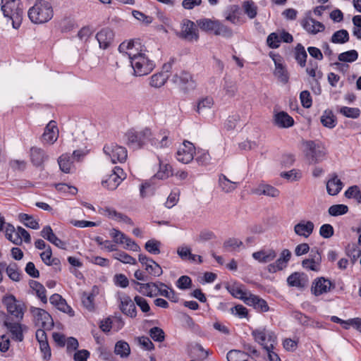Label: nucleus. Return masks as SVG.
I'll use <instances>...</instances> for the list:
<instances>
[{
	"label": "nucleus",
	"mask_w": 361,
	"mask_h": 361,
	"mask_svg": "<svg viewBox=\"0 0 361 361\" xmlns=\"http://www.w3.org/2000/svg\"><path fill=\"white\" fill-rule=\"evenodd\" d=\"M307 54L304 47L298 44L295 49V59L301 67H305Z\"/></svg>",
	"instance_id": "nucleus-47"
},
{
	"label": "nucleus",
	"mask_w": 361,
	"mask_h": 361,
	"mask_svg": "<svg viewBox=\"0 0 361 361\" xmlns=\"http://www.w3.org/2000/svg\"><path fill=\"white\" fill-rule=\"evenodd\" d=\"M5 235L8 240L16 245H20L23 241L26 243L31 242V237L29 233L20 226L15 228L13 225L7 224L5 229Z\"/></svg>",
	"instance_id": "nucleus-6"
},
{
	"label": "nucleus",
	"mask_w": 361,
	"mask_h": 361,
	"mask_svg": "<svg viewBox=\"0 0 361 361\" xmlns=\"http://www.w3.org/2000/svg\"><path fill=\"white\" fill-rule=\"evenodd\" d=\"M287 282L290 286L303 288L307 285V279L303 274L295 272L288 277Z\"/></svg>",
	"instance_id": "nucleus-36"
},
{
	"label": "nucleus",
	"mask_w": 361,
	"mask_h": 361,
	"mask_svg": "<svg viewBox=\"0 0 361 361\" xmlns=\"http://www.w3.org/2000/svg\"><path fill=\"white\" fill-rule=\"evenodd\" d=\"M238 186V183L231 181L225 175L221 174L218 179V187L221 192L224 193H231L235 190Z\"/></svg>",
	"instance_id": "nucleus-29"
},
{
	"label": "nucleus",
	"mask_w": 361,
	"mask_h": 361,
	"mask_svg": "<svg viewBox=\"0 0 361 361\" xmlns=\"http://www.w3.org/2000/svg\"><path fill=\"white\" fill-rule=\"evenodd\" d=\"M195 152L193 144L189 141H184L178 149L176 158L180 162L188 164L193 159Z\"/></svg>",
	"instance_id": "nucleus-15"
},
{
	"label": "nucleus",
	"mask_w": 361,
	"mask_h": 361,
	"mask_svg": "<svg viewBox=\"0 0 361 361\" xmlns=\"http://www.w3.org/2000/svg\"><path fill=\"white\" fill-rule=\"evenodd\" d=\"M47 329L39 328L36 331V338L39 343V348L44 354V359H49L51 357V350L47 338Z\"/></svg>",
	"instance_id": "nucleus-22"
},
{
	"label": "nucleus",
	"mask_w": 361,
	"mask_h": 361,
	"mask_svg": "<svg viewBox=\"0 0 361 361\" xmlns=\"http://www.w3.org/2000/svg\"><path fill=\"white\" fill-rule=\"evenodd\" d=\"M113 257L122 263L128 264H136L137 261L135 258L123 251H117L113 255Z\"/></svg>",
	"instance_id": "nucleus-53"
},
{
	"label": "nucleus",
	"mask_w": 361,
	"mask_h": 361,
	"mask_svg": "<svg viewBox=\"0 0 361 361\" xmlns=\"http://www.w3.org/2000/svg\"><path fill=\"white\" fill-rule=\"evenodd\" d=\"M114 353L122 358L128 357L130 353L129 344L124 341H118L115 345Z\"/></svg>",
	"instance_id": "nucleus-43"
},
{
	"label": "nucleus",
	"mask_w": 361,
	"mask_h": 361,
	"mask_svg": "<svg viewBox=\"0 0 361 361\" xmlns=\"http://www.w3.org/2000/svg\"><path fill=\"white\" fill-rule=\"evenodd\" d=\"M252 192L257 195H267L271 197H277L279 196V190L272 185L262 183L252 190Z\"/></svg>",
	"instance_id": "nucleus-30"
},
{
	"label": "nucleus",
	"mask_w": 361,
	"mask_h": 361,
	"mask_svg": "<svg viewBox=\"0 0 361 361\" xmlns=\"http://www.w3.org/2000/svg\"><path fill=\"white\" fill-rule=\"evenodd\" d=\"M214 105V99L211 97H205L197 102L196 112L202 116L206 115Z\"/></svg>",
	"instance_id": "nucleus-33"
},
{
	"label": "nucleus",
	"mask_w": 361,
	"mask_h": 361,
	"mask_svg": "<svg viewBox=\"0 0 361 361\" xmlns=\"http://www.w3.org/2000/svg\"><path fill=\"white\" fill-rule=\"evenodd\" d=\"M169 75L166 73H159L154 74L150 78L149 84L154 87H160L163 86L167 80Z\"/></svg>",
	"instance_id": "nucleus-46"
},
{
	"label": "nucleus",
	"mask_w": 361,
	"mask_h": 361,
	"mask_svg": "<svg viewBox=\"0 0 361 361\" xmlns=\"http://www.w3.org/2000/svg\"><path fill=\"white\" fill-rule=\"evenodd\" d=\"M54 187L59 192L66 195H75L78 192V189L73 185H68L66 183H56Z\"/></svg>",
	"instance_id": "nucleus-56"
},
{
	"label": "nucleus",
	"mask_w": 361,
	"mask_h": 361,
	"mask_svg": "<svg viewBox=\"0 0 361 361\" xmlns=\"http://www.w3.org/2000/svg\"><path fill=\"white\" fill-rule=\"evenodd\" d=\"M50 302L56 307L60 311L73 314V310L68 305L66 301L59 295L54 294L49 298Z\"/></svg>",
	"instance_id": "nucleus-32"
},
{
	"label": "nucleus",
	"mask_w": 361,
	"mask_h": 361,
	"mask_svg": "<svg viewBox=\"0 0 361 361\" xmlns=\"http://www.w3.org/2000/svg\"><path fill=\"white\" fill-rule=\"evenodd\" d=\"M272 59L275 63V70L274 71V76L280 82L283 84L288 83L289 75L283 64L280 63L279 56L274 55Z\"/></svg>",
	"instance_id": "nucleus-24"
},
{
	"label": "nucleus",
	"mask_w": 361,
	"mask_h": 361,
	"mask_svg": "<svg viewBox=\"0 0 361 361\" xmlns=\"http://www.w3.org/2000/svg\"><path fill=\"white\" fill-rule=\"evenodd\" d=\"M47 158V156L42 149L37 147H32L30 149V159L35 166H41Z\"/></svg>",
	"instance_id": "nucleus-34"
},
{
	"label": "nucleus",
	"mask_w": 361,
	"mask_h": 361,
	"mask_svg": "<svg viewBox=\"0 0 361 361\" xmlns=\"http://www.w3.org/2000/svg\"><path fill=\"white\" fill-rule=\"evenodd\" d=\"M156 287L157 282H151L147 283H141L140 287H135V290H136L143 295L149 298H153L157 295V293H155Z\"/></svg>",
	"instance_id": "nucleus-42"
},
{
	"label": "nucleus",
	"mask_w": 361,
	"mask_h": 361,
	"mask_svg": "<svg viewBox=\"0 0 361 361\" xmlns=\"http://www.w3.org/2000/svg\"><path fill=\"white\" fill-rule=\"evenodd\" d=\"M320 121L324 127L333 128L336 124L334 116L331 111H324L320 118Z\"/></svg>",
	"instance_id": "nucleus-52"
},
{
	"label": "nucleus",
	"mask_w": 361,
	"mask_h": 361,
	"mask_svg": "<svg viewBox=\"0 0 361 361\" xmlns=\"http://www.w3.org/2000/svg\"><path fill=\"white\" fill-rule=\"evenodd\" d=\"M120 53L128 56L130 63L136 76L149 74L154 68L153 61L150 60L147 51L140 43L134 41H126L118 47Z\"/></svg>",
	"instance_id": "nucleus-1"
},
{
	"label": "nucleus",
	"mask_w": 361,
	"mask_h": 361,
	"mask_svg": "<svg viewBox=\"0 0 361 361\" xmlns=\"http://www.w3.org/2000/svg\"><path fill=\"white\" fill-rule=\"evenodd\" d=\"M358 58V53L357 51L353 49L340 54L338 59L341 62L352 63L355 61Z\"/></svg>",
	"instance_id": "nucleus-55"
},
{
	"label": "nucleus",
	"mask_w": 361,
	"mask_h": 361,
	"mask_svg": "<svg viewBox=\"0 0 361 361\" xmlns=\"http://www.w3.org/2000/svg\"><path fill=\"white\" fill-rule=\"evenodd\" d=\"M252 335L255 340L259 343L265 350L274 349L277 344L275 334L267 329H258L252 331Z\"/></svg>",
	"instance_id": "nucleus-7"
},
{
	"label": "nucleus",
	"mask_w": 361,
	"mask_h": 361,
	"mask_svg": "<svg viewBox=\"0 0 361 361\" xmlns=\"http://www.w3.org/2000/svg\"><path fill=\"white\" fill-rule=\"evenodd\" d=\"M94 296L93 293H83L82 295V303L83 306L89 311L94 310Z\"/></svg>",
	"instance_id": "nucleus-54"
},
{
	"label": "nucleus",
	"mask_w": 361,
	"mask_h": 361,
	"mask_svg": "<svg viewBox=\"0 0 361 361\" xmlns=\"http://www.w3.org/2000/svg\"><path fill=\"white\" fill-rule=\"evenodd\" d=\"M228 292L235 298L240 299L245 302V299L247 298L249 292L243 290L241 285L233 284L228 287Z\"/></svg>",
	"instance_id": "nucleus-44"
},
{
	"label": "nucleus",
	"mask_w": 361,
	"mask_h": 361,
	"mask_svg": "<svg viewBox=\"0 0 361 361\" xmlns=\"http://www.w3.org/2000/svg\"><path fill=\"white\" fill-rule=\"evenodd\" d=\"M3 303L9 314L18 321L23 319L25 307L22 302L17 300L13 295H9L4 298Z\"/></svg>",
	"instance_id": "nucleus-10"
},
{
	"label": "nucleus",
	"mask_w": 361,
	"mask_h": 361,
	"mask_svg": "<svg viewBox=\"0 0 361 361\" xmlns=\"http://www.w3.org/2000/svg\"><path fill=\"white\" fill-rule=\"evenodd\" d=\"M58 163L61 170L66 173H71L73 169V163L70 160V157L68 154H62L58 159Z\"/></svg>",
	"instance_id": "nucleus-49"
},
{
	"label": "nucleus",
	"mask_w": 361,
	"mask_h": 361,
	"mask_svg": "<svg viewBox=\"0 0 361 361\" xmlns=\"http://www.w3.org/2000/svg\"><path fill=\"white\" fill-rule=\"evenodd\" d=\"M161 243L160 241L155 239H151L146 242L145 245V250L153 255H158L160 253V246Z\"/></svg>",
	"instance_id": "nucleus-57"
},
{
	"label": "nucleus",
	"mask_w": 361,
	"mask_h": 361,
	"mask_svg": "<svg viewBox=\"0 0 361 361\" xmlns=\"http://www.w3.org/2000/svg\"><path fill=\"white\" fill-rule=\"evenodd\" d=\"M31 288L35 292L37 296L41 300L43 303L47 302V298L46 295L45 288L37 281H32L30 283Z\"/></svg>",
	"instance_id": "nucleus-48"
},
{
	"label": "nucleus",
	"mask_w": 361,
	"mask_h": 361,
	"mask_svg": "<svg viewBox=\"0 0 361 361\" xmlns=\"http://www.w3.org/2000/svg\"><path fill=\"white\" fill-rule=\"evenodd\" d=\"M125 178L123 170L118 166H116L112 173L102 181V185L109 190H115Z\"/></svg>",
	"instance_id": "nucleus-13"
},
{
	"label": "nucleus",
	"mask_w": 361,
	"mask_h": 361,
	"mask_svg": "<svg viewBox=\"0 0 361 361\" xmlns=\"http://www.w3.org/2000/svg\"><path fill=\"white\" fill-rule=\"evenodd\" d=\"M1 11L7 24L18 30L23 21V8L20 0H1Z\"/></svg>",
	"instance_id": "nucleus-2"
},
{
	"label": "nucleus",
	"mask_w": 361,
	"mask_h": 361,
	"mask_svg": "<svg viewBox=\"0 0 361 361\" xmlns=\"http://www.w3.org/2000/svg\"><path fill=\"white\" fill-rule=\"evenodd\" d=\"M197 25L207 32H212L215 35L231 37L232 30L222 24L219 20L210 18H201L197 20Z\"/></svg>",
	"instance_id": "nucleus-4"
},
{
	"label": "nucleus",
	"mask_w": 361,
	"mask_h": 361,
	"mask_svg": "<svg viewBox=\"0 0 361 361\" xmlns=\"http://www.w3.org/2000/svg\"><path fill=\"white\" fill-rule=\"evenodd\" d=\"M114 32L108 27L102 29L96 35L99 47L106 49L110 47L114 40Z\"/></svg>",
	"instance_id": "nucleus-21"
},
{
	"label": "nucleus",
	"mask_w": 361,
	"mask_h": 361,
	"mask_svg": "<svg viewBox=\"0 0 361 361\" xmlns=\"http://www.w3.org/2000/svg\"><path fill=\"white\" fill-rule=\"evenodd\" d=\"M240 120V117L238 114H233L229 116L224 123V128L230 131L233 130L238 126Z\"/></svg>",
	"instance_id": "nucleus-60"
},
{
	"label": "nucleus",
	"mask_w": 361,
	"mask_h": 361,
	"mask_svg": "<svg viewBox=\"0 0 361 361\" xmlns=\"http://www.w3.org/2000/svg\"><path fill=\"white\" fill-rule=\"evenodd\" d=\"M19 220L24 224V225L32 229L37 230L39 228L38 221L32 216L27 214L21 213L18 215Z\"/></svg>",
	"instance_id": "nucleus-45"
},
{
	"label": "nucleus",
	"mask_w": 361,
	"mask_h": 361,
	"mask_svg": "<svg viewBox=\"0 0 361 361\" xmlns=\"http://www.w3.org/2000/svg\"><path fill=\"white\" fill-rule=\"evenodd\" d=\"M267 42L270 48H278L281 43L279 32H272L269 35Z\"/></svg>",
	"instance_id": "nucleus-63"
},
{
	"label": "nucleus",
	"mask_w": 361,
	"mask_h": 361,
	"mask_svg": "<svg viewBox=\"0 0 361 361\" xmlns=\"http://www.w3.org/2000/svg\"><path fill=\"white\" fill-rule=\"evenodd\" d=\"M335 288V284L328 279L319 277L314 280L311 291L315 296H319L330 292Z\"/></svg>",
	"instance_id": "nucleus-14"
},
{
	"label": "nucleus",
	"mask_w": 361,
	"mask_h": 361,
	"mask_svg": "<svg viewBox=\"0 0 361 361\" xmlns=\"http://www.w3.org/2000/svg\"><path fill=\"white\" fill-rule=\"evenodd\" d=\"M145 270L153 276H159L163 273L161 267L153 259L145 266Z\"/></svg>",
	"instance_id": "nucleus-59"
},
{
	"label": "nucleus",
	"mask_w": 361,
	"mask_h": 361,
	"mask_svg": "<svg viewBox=\"0 0 361 361\" xmlns=\"http://www.w3.org/2000/svg\"><path fill=\"white\" fill-rule=\"evenodd\" d=\"M349 40V34L346 30H340L335 32L331 39L334 44H344Z\"/></svg>",
	"instance_id": "nucleus-50"
},
{
	"label": "nucleus",
	"mask_w": 361,
	"mask_h": 361,
	"mask_svg": "<svg viewBox=\"0 0 361 361\" xmlns=\"http://www.w3.org/2000/svg\"><path fill=\"white\" fill-rule=\"evenodd\" d=\"M178 255L183 260L188 259L191 262H195V257H198V262L202 263V259L200 255L191 253V249L188 246H180L177 248Z\"/></svg>",
	"instance_id": "nucleus-40"
},
{
	"label": "nucleus",
	"mask_w": 361,
	"mask_h": 361,
	"mask_svg": "<svg viewBox=\"0 0 361 361\" xmlns=\"http://www.w3.org/2000/svg\"><path fill=\"white\" fill-rule=\"evenodd\" d=\"M252 257L259 263L266 264L276 257V252L273 249L261 250L252 253Z\"/></svg>",
	"instance_id": "nucleus-27"
},
{
	"label": "nucleus",
	"mask_w": 361,
	"mask_h": 361,
	"mask_svg": "<svg viewBox=\"0 0 361 361\" xmlns=\"http://www.w3.org/2000/svg\"><path fill=\"white\" fill-rule=\"evenodd\" d=\"M159 169L153 178L166 180L173 175L172 167L169 164L164 163L159 159Z\"/></svg>",
	"instance_id": "nucleus-38"
},
{
	"label": "nucleus",
	"mask_w": 361,
	"mask_h": 361,
	"mask_svg": "<svg viewBox=\"0 0 361 361\" xmlns=\"http://www.w3.org/2000/svg\"><path fill=\"white\" fill-rule=\"evenodd\" d=\"M30 312L35 326L44 329L52 328L54 322L51 315L47 311L38 307H32Z\"/></svg>",
	"instance_id": "nucleus-12"
},
{
	"label": "nucleus",
	"mask_w": 361,
	"mask_h": 361,
	"mask_svg": "<svg viewBox=\"0 0 361 361\" xmlns=\"http://www.w3.org/2000/svg\"><path fill=\"white\" fill-rule=\"evenodd\" d=\"M306 155L311 163H316L321 161L326 153L324 145L320 142L307 141L305 143Z\"/></svg>",
	"instance_id": "nucleus-11"
},
{
	"label": "nucleus",
	"mask_w": 361,
	"mask_h": 361,
	"mask_svg": "<svg viewBox=\"0 0 361 361\" xmlns=\"http://www.w3.org/2000/svg\"><path fill=\"white\" fill-rule=\"evenodd\" d=\"M104 154L112 164L123 163L128 157V152L126 147L116 143H110L104 145Z\"/></svg>",
	"instance_id": "nucleus-5"
},
{
	"label": "nucleus",
	"mask_w": 361,
	"mask_h": 361,
	"mask_svg": "<svg viewBox=\"0 0 361 361\" xmlns=\"http://www.w3.org/2000/svg\"><path fill=\"white\" fill-rule=\"evenodd\" d=\"M4 325L11 334L13 339L18 341H22L23 340V327L20 324L5 321Z\"/></svg>",
	"instance_id": "nucleus-37"
},
{
	"label": "nucleus",
	"mask_w": 361,
	"mask_h": 361,
	"mask_svg": "<svg viewBox=\"0 0 361 361\" xmlns=\"http://www.w3.org/2000/svg\"><path fill=\"white\" fill-rule=\"evenodd\" d=\"M151 135L152 133L148 128H145L140 131L130 130L126 134V143L133 149H139L145 145Z\"/></svg>",
	"instance_id": "nucleus-8"
},
{
	"label": "nucleus",
	"mask_w": 361,
	"mask_h": 361,
	"mask_svg": "<svg viewBox=\"0 0 361 361\" xmlns=\"http://www.w3.org/2000/svg\"><path fill=\"white\" fill-rule=\"evenodd\" d=\"M28 17L35 24H42L49 21L54 16L51 4L44 0H38L29 8Z\"/></svg>",
	"instance_id": "nucleus-3"
},
{
	"label": "nucleus",
	"mask_w": 361,
	"mask_h": 361,
	"mask_svg": "<svg viewBox=\"0 0 361 361\" xmlns=\"http://www.w3.org/2000/svg\"><path fill=\"white\" fill-rule=\"evenodd\" d=\"M6 272L12 281H19L20 280V273L16 263L8 264L6 268Z\"/></svg>",
	"instance_id": "nucleus-51"
},
{
	"label": "nucleus",
	"mask_w": 361,
	"mask_h": 361,
	"mask_svg": "<svg viewBox=\"0 0 361 361\" xmlns=\"http://www.w3.org/2000/svg\"><path fill=\"white\" fill-rule=\"evenodd\" d=\"M59 135V130L56 122L51 121L44 128L42 135V140L46 144L53 145L58 140Z\"/></svg>",
	"instance_id": "nucleus-17"
},
{
	"label": "nucleus",
	"mask_w": 361,
	"mask_h": 361,
	"mask_svg": "<svg viewBox=\"0 0 361 361\" xmlns=\"http://www.w3.org/2000/svg\"><path fill=\"white\" fill-rule=\"evenodd\" d=\"M340 113L346 117L356 118L360 116V111L357 108L343 106L340 109Z\"/></svg>",
	"instance_id": "nucleus-62"
},
{
	"label": "nucleus",
	"mask_w": 361,
	"mask_h": 361,
	"mask_svg": "<svg viewBox=\"0 0 361 361\" xmlns=\"http://www.w3.org/2000/svg\"><path fill=\"white\" fill-rule=\"evenodd\" d=\"M228 361H255L248 354L237 350H231L227 353Z\"/></svg>",
	"instance_id": "nucleus-41"
},
{
	"label": "nucleus",
	"mask_w": 361,
	"mask_h": 361,
	"mask_svg": "<svg viewBox=\"0 0 361 361\" xmlns=\"http://www.w3.org/2000/svg\"><path fill=\"white\" fill-rule=\"evenodd\" d=\"M177 36L189 42H197L199 39V32L197 25L192 20L183 19L180 23V31Z\"/></svg>",
	"instance_id": "nucleus-9"
},
{
	"label": "nucleus",
	"mask_w": 361,
	"mask_h": 361,
	"mask_svg": "<svg viewBox=\"0 0 361 361\" xmlns=\"http://www.w3.org/2000/svg\"><path fill=\"white\" fill-rule=\"evenodd\" d=\"M314 225L311 221L302 220L294 226V232L299 236L308 238L313 232Z\"/></svg>",
	"instance_id": "nucleus-23"
},
{
	"label": "nucleus",
	"mask_w": 361,
	"mask_h": 361,
	"mask_svg": "<svg viewBox=\"0 0 361 361\" xmlns=\"http://www.w3.org/2000/svg\"><path fill=\"white\" fill-rule=\"evenodd\" d=\"M291 257V252L288 249H283L279 257L273 263L267 265V270L271 274L281 271L287 267Z\"/></svg>",
	"instance_id": "nucleus-16"
},
{
	"label": "nucleus",
	"mask_w": 361,
	"mask_h": 361,
	"mask_svg": "<svg viewBox=\"0 0 361 361\" xmlns=\"http://www.w3.org/2000/svg\"><path fill=\"white\" fill-rule=\"evenodd\" d=\"M104 214L108 218L116 221L118 222H123L131 226L133 225V222L131 220V219L121 213L116 212L114 209L106 208L104 209Z\"/></svg>",
	"instance_id": "nucleus-35"
},
{
	"label": "nucleus",
	"mask_w": 361,
	"mask_h": 361,
	"mask_svg": "<svg viewBox=\"0 0 361 361\" xmlns=\"http://www.w3.org/2000/svg\"><path fill=\"white\" fill-rule=\"evenodd\" d=\"M322 257L318 250H312L310 258L302 261V266L307 270L318 271L320 269Z\"/></svg>",
	"instance_id": "nucleus-19"
},
{
	"label": "nucleus",
	"mask_w": 361,
	"mask_h": 361,
	"mask_svg": "<svg viewBox=\"0 0 361 361\" xmlns=\"http://www.w3.org/2000/svg\"><path fill=\"white\" fill-rule=\"evenodd\" d=\"M157 290V294H159L160 295L166 298L172 302H178L179 300V298L178 294L169 287L167 285H166L164 283L161 282H157V287L155 288V291Z\"/></svg>",
	"instance_id": "nucleus-26"
},
{
	"label": "nucleus",
	"mask_w": 361,
	"mask_h": 361,
	"mask_svg": "<svg viewBox=\"0 0 361 361\" xmlns=\"http://www.w3.org/2000/svg\"><path fill=\"white\" fill-rule=\"evenodd\" d=\"M342 188L343 183L336 175L329 179L326 183V190L330 195H337L342 190Z\"/></svg>",
	"instance_id": "nucleus-39"
},
{
	"label": "nucleus",
	"mask_w": 361,
	"mask_h": 361,
	"mask_svg": "<svg viewBox=\"0 0 361 361\" xmlns=\"http://www.w3.org/2000/svg\"><path fill=\"white\" fill-rule=\"evenodd\" d=\"M173 81L182 88L192 87L194 85L191 75L187 72L176 74L173 78Z\"/></svg>",
	"instance_id": "nucleus-31"
},
{
	"label": "nucleus",
	"mask_w": 361,
	"mask_h": 361,
	"mask_svg": "<svg viewBox=\"0 0 361 361\" xmlns=\"http://www.w3.org/2000/svg\"><path fill=\"white\" fill-rule=\"evenodd\" d=\"M301 25L308 33L312 35L323 32L325 29V26L323 23L312 18H305L302 20Z\"/></svg>",
	"instance_id": "nucleus-20"
},
{
	"label": "nucleus",
	"mask_w": 361,
	"mask_h": 361,
	"mask_svg": "<svg viewBox=\"0 0 361 361\" xmlns=\"http://www.w3.org/2000/svg\"><path fill=\"white\" fill-rule=\"evenodd\" d=\"M120 309L121 312L131 318L137 316V310L134 301L128 295L121 298Z\"/></svg>",
	"instance_id": "nucleus-25"
},
{
	"label": "nucleus",
	"mask_w": 361,
	"mask_h": 361,
	"mask_svg": "<svg viewBox=\"0 0 361 361\" xmlns=\"http://www.w3.org/2000/svg\"><path fill=\"white\" fill-rule=\"evenodd\" d=\"M134 302L140 307L141 311L147 315H150V306L147 300L140 295H136L134 298Z\"/></svg>",
	"instance_id": "nucleus-58"
},
{
	"label": "nucleus",
	"mask_w": 361,
	"mask_h": 361,
	"mask_svg": "<svg viewBox=\"0 0 361 361\" xmlns=\"http://www.w3.org/2000/svg\"><path fill=\"white\" fill-rule=\"evenodd\" d=\"M245 303L247 305L253 306L255 309L262 312L269 310V306L267 302L252 293H249L247 298L245 299Z\"/></svg>",
	"instance_id": "nucleus-28"
},
{
	"label": "nucleus",
	"mask_w": 361,
	"mask_h": 361,
	"mask_svg": "<svg viewBox=\"0 0 361 361\" xmlns=\"http://www.w3.org/2000/svg\"><path fill=\"white\" fill-rule=\"evenodd\" d=\"M294 119L287 112L281 111L274 112L273 123L279 128H288L294 125Z\"/></svg>",
	"instance_id": "nucleus-18"
},
{
	"label": "nucleus",
	"mask_w": 361,
	"mask_h": 361,
	"mask_svg": "<svg viewBox=\"0 0 361 361\" xmlns=\"http://www.w3.org/2000/svg\"><path fill=\"white\" fill-rule=\"evenodd\" d=\"M348 211V208L345 204H334L329 208V214L333 216L345 214Z\"/></svg>",
	"instance_id": "nucleus-61"
},
{
	"label": "nucleus",
	"mask_w": 361,
	"mask_h": 361,
	"mask_svg": "<svg viewBox=\"0 0 361 361\" xmlns=\"http://www.w3.org/2000/svg\"><path fill=\"white\" fill-rule=\"evenodd\" d=\"M245 13L250 18H254L257 15V6L253 1H246L243 4Z\"/></svg>",
	"instance_id": "nucleus-64"
}]
</instances>
